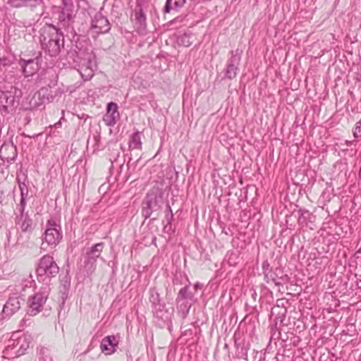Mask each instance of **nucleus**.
<instances>
[{
	"label": "nucleus",
	"mask_w": 361,
	"mask_h": 361,
	"mask_svg": "<svg viewBox=\"0 0 361 361\" xmlns=\"http://www.w3.org/2000/svg\"><path fill=\"white\" fill-rule=\"evenodd\" d=\"M75 16L73 6L72 4H66L60 15L58 27H61V29L64 28L68 32H72L73 31V25Z\"/></svg>",
	"instance_id": "6e6552de"
},
{
	"label": "nucleus",
	"mask_w": 361,
	"mask_h": 361,
	"mask_svg": "<svg viewBox=\"0 0 361 361\" xmlns=\"http://www.w3.org/2000/svg\"><path fill=\"white\" fill-rule=\"evenodd\" d=\"M166 218L169 221L173 219V213H172L171 208L169 204H166Z\"/></svg>",
	"instance_id": "473e14b6"
},
{
	"label": "nucleus",
	"mask_w": 361,
	"mask_h": 361,
	"mask_svg": "<svg viewBox=\"0 0 361 361\" xmlns=\"http://www.w3.org/2000/svg\"><path fill=\"white\" fill-rule=\"evenodd\" d=\"M242 53L243 51L239 49L231 51V57L228 60L225 72L226 78L231 80L236 77Z\"/></svg>",
	"instance_id": "0eeeda50"
},
{
	"label": "nucleus",
	"mask_w": 361,
	"mask_h": 361,
	"mask_svg": "<svg viewBox=\"0 0 361 361\" xmlns=\"http://www.w3.org/2000/svg\"><path fill=\"white\" fill-rule=\"evenodd\" d=\"M59 267L52 256L49 255L43 256L37 268V280L45 285H48L51 279L59 274Z\"/></svg>",
	"instance_id": "7ed1b4c3"
},
{
	"label": "nucleus",
	"mask_w": 361,
	"mask_h": 361,
	"mask_svg": "<svg viewBox=\"0 0 361 361\" xmlns=\"http://www.w3.org/2000/svg\"><path fill=\"white\" fill-rule=\"evenodd\" d=\"M275 284L279 286L280 283L279 282H275Z\"/></svg>",
	"instance_id": "e433bc0d"
},
{
	"label": "nucleus",
	"mask_w": 361,
	"mask_h": 361,
	"mask_svg": "<svg viewBox=\"0 0 361 361\" xmlns=\"http://www.w3.org/2000/svg\"><path fill=\"white\" fill-rule=\"evenodd\" d=\"M104 248V243H99L87 250L85 255V268L87 274H92L97 267V260Z\"/></svg>",
	"instance_id": "39448f33"
},
{
	"label": "nucleus",
	"mask_w": 361,
	"mask_h": 361,
	"mask_svg": "<svg viewBox=\"0 0 361 361\" xmlns=\"http://www.w3.org/2000/svg\"><path fill=\"white\" fill-rule=\"evenodd\" d=\"M299 217H298V221L300 222H305L307 219H308L310 216V213L307 210L304 209H299L298 210Z\"/></svg>",
	"instance_id": "cd10ccee"
},
{
	"label": "nucleus",
	"mask_w": 361,
	"mask_h": 361,
	"mask_svg": "<svg viewBox=\"0 0 361 361\" xmlns=\"http://www.w3.org/2000/svg\"><path fill=\"white\" fill-rule=\"evenodd\" d=\"M48 290L45 288L42 291L35 293L29 299L28 314L35 316L40 312L48 298Z\"/></svg>",
	"instance_id": "423d86ee"
},
{
	"label": "nucleus",
	"mask_w": 361,
	"mask_h": 361,
	"mask_svg": "<svg viewBox=\"0 0 361 361\" xmlns=\"http://www.w3.org/2000/svg\"><path fill=\"white\" fill-rule=\"evenodd\" d=\"M25 200H26V197H21V198H20V204H19L18 209L20 214L26 213L25 212V206H26Z\"/></svg>",
	"instance_id": "7c9ffc66"
},
{
	"label": "nucleus",
	"mask_w": 361,
	"mask_h": 361,
	"mask_svg": "<svg viewBox=\"0 0 361 361\" xmlns=\"http://www.w3.org/2000/svg\"><path fill=\"white\" fill-rule=\"evenodd\" d=\"M152 312L154 317L162 320L167 319L169 316L168 310L164 302L152 306Z\"/></svg>",
	"instance_id": "a211bd4d"
},
{
	"label": "nucleus",
	"mask_w": 361,
	"mask_h": 361,
	"mask_svg": "<svg viewBox=\"0 0 361 361\" xmlns=\"http://www.w3.org/2000/svg\"><path fill=\"white\" fill-rule=\"evenodd\" d=\"M144 205L147 206L153 211H157L159 209V206L157 202V197L154 195H148L144 202Z\"/></svg>",
	"instance_id": "4be33fe9"
},
{
	"label": "nucleus",
	"mask_w": 361,
	"mask_h": 361,
	"mask_svg": "<svg viewBox=\"0 0 361 361\" xmlns=\"http://www.w3.org/2000/svg\"><path fill=\"white\" fill-rule=\"evenodd\" d=\"M31 342L30 335L25 334L21 331L13 333L3 351L4 357L10 359L23 355L30 347Z\"/></svg>",
	"instance_id": "f03ea898"
},
{
	"label": "nucleus",
	"mask_w": 361,
	"mask_h": 361,
	"mask_svg": "<svg viewBox=\"0 0 361 361\" xmlns=\"http://www.w3.org/2000/svg\"><path fill=\"white\" fill-rule=\"evenodd\" d=\"M118 341L115 336L104 337L101 342L100 349L105 355H111L116 351Z\"/></svg>",
	"instance_id": "ddd939ff"
},
{
	"label": "nucleus",
	"mask_w": 361,
	"mask_h": 361,
	"mask_svg": "<svg viewBox=\"0 0 361 361\" xmlns=\"http://www.w3.org/2000/svg\"><path fill=\"white\" fill-rule=\"evenodd\" d=\"M16 155V148L13 145L1 146L0 149V157L1 159L14 160Z\"/></svg>",
	"instance_id": "f3484780"
},
{
	"label": "nucleus",
	"mask_w": 361,
	"mask_h": 361,
	"mask_svg": "<svg viewBox=\"0 0 361 361\" xmlns=\"http://www.w3.org/2000/svg\"><path fill=\"white\" fill-rule=\"evenodd\" d=\"M80 73L84 80H90L94 75V70L90 66H82L80 69Z\"/></svg>",
	"instance_id": "b1692460"
},
{
	"label": "nucleus",
	"mask_w": 361,
	"mask_h": 361,
	"mask_svg": "<svg viewBox=\"0 0 361 361\" xmlns=\"http://www.w3.org/2000/svg\"><path fill=\"white\" fill-rule=\"evenodd\" d=\"M16 224L20 226L23 233H30L33 230V221L28 212L17 215Z\"/></svg>",
	"instance_id": "4468645a"
},
{
	"label": "nucleus",
	"mask_w": 361,
	"mask_h": 361,
	"mask_svg": "<svg viewBox=\"0 0 361 361\" xmlns=\"http://www.w3.org/2000/svg\"><path fill=\"white\" fill-rule=\"evenodd\" d=\"M129 149H141L142 142H141V134L137 131L133 133L130 136L129 141Z\"/></svg>",
	"instance_id": "aec40b11"
},
{
	"label": "nucleus",
	"mask_w": 361,
	"mask_h": 361,
	"mask_svg": "<svg viewBox=\"0 0 361 361\" xmlns=\"http://www.w3.org/2000/svg\"><path fill=\"white\" fill-rule=\"evenodd\" d=\"M149 301L152 304V306L162 302L161 301L159 294L154 290H152L150 292Z\"/></svg>",
	"instance_id": "393cba45"
},
{
	"label": "nucleus",
	"mask_w": 361,
	"mask_h": 361,
	"mask_svg": "<svg viewBox=\"0 0 361 361\" xmlns=\"http://www.w3.org/2000/svg\"><path fill=\"white\" fill-rule=\"evenodd\" d=\"M190 308V305H189V307H188V310H187V312H189Z\"/></svg>",
	"instance_id": "c9c22d12"
},
{
	"label": "nucleus",
	"mask_w": 361,
	"mask_h": 361,
	"mask_svg": "<svg viewBox=\"0 0 361 361\" xmlns=\"http://www.w3.org/2000/svg\"><path fill=\"white\" fill-rule=\"evenodd\" d=\"M142 212V215L145 217V219H147L151 216L153 210H152L147 206L143 204Z\"/></svg>",
	"instance_id": "2f4dec72"
},
{
	"label": "nucleus",
	"mask_w": 361,
	"mask_h": 361,
	"mask_svg": "<svg viewBox=\"0 0 361 361\" xmlns=\"http://www.w3.org/2000/svg\"><path fill=\"white\" fill-rule=\"evenodd\" d=\"M22 301L23 300L19 296L10 297L4 306L3 313L7 316H11L20 308Z\"/></svg>",
	"instance_id": "f8f14e48"
},
{
	"label": "nucleus",
	"mask_w": 361,
	"mask_h": 361,
	"mask_svg": "<svg viewBox=\"0 0 361 361\" xmlns=\"http://www.w3.org/2000/svg\"><path fill=\"white\" fill-rule=\"evenodd\" d=\"M20 64L25 77L32 75L38 69L37 62L34 59H21Z\"/></svg>",
	"instance_id": "2eb2a0df"
},
{
	"label": "nucleus",
	"mask_w": 361,
	"mask_h": 361,
	"mask_svg": "<svg viewBox=\"0 0 361 361\" xmlns=\"http://www.w3.org/2000/svg\"><path fill=\"white\" fill-rule=\"evenodd\" d=\"M269 267V264L267 261H265L262 263V269L264 271L268 269Z\"/></svg>",
	"instance_id": "72a5a7b5"
},
{
	"label": "nucleus",
	"mask_w": 361,
	"mask_h": 361,
	"mask_svg": "<svg viewBox=\"0 0 361 361\" xmlns=\"http://www.w3.org/2000/svg\"><path fill=\"white\" fill-rule=\"evenodd\" d=\"M190 39V37L188 35L185 34L178 37V42L179 44L185 47H189L192 44Z\"/></svg>",
	"instance_id": "a878e982"
},
{
	"label": "nucleus",
	"mask_w": 361,
	"mask_h": 361,
	"mask_svg": "<svg viewBox=\"0 0 361 361\" xmlns=\"http://www.w3.org/2000/svg\"><path fill=\"white\" fill-rule=\"evenodd\" d=\"M8 3L13 8H19L22 7L29 8L34 10L42 3L41 0H8Z\"/></svg>",
	"instance_id": "dca6fc26"
},
{
	"label": "nucleus",
	"mask_w": 361,
	"mask_h": 361,
	"mask_svg": "<svg viewBox=\"0 0 361 361\" xmlns=\"http://www.w3.org/2000/svg\"><path fill=\"white\" fill-rule=\"evenodd\" d=\"M41 47L50 56H56L64 45V35L61 27L46 24L39 31Z\"/></svg>",
	"instance_id": "f257e3e1"
},
{
	"label": "nucleus",
	"mask_w": 361,
	"mask_h": 361,
	"mask_svg": "<svg viewBox=\"0 0 361 361\" xmlns=\"http://www.w3.org/2000/svg\"><path fill=\"white\" fill-rule=\"evenodd\" d=\"M188 289L189 287L185 286L180 290L176 299L178 302H180L181 300H192L193 295L190 292H189Z\"/></svg>",
	"instance_id": "5701e85b"
},
{
	"label": "nucleus",
	"mask_w": 361,
	"mask_h": 361,
	"mask_svg": "<svg viewBox=\"0 0 361 361\" xmlns=\"http://www.w3.org/2000/svg\"><path fill=\"white\" fill-rule=\"evenodd\" d=\"M19 188L20 190V196L27 197V196L28 195V188H27L26 184L24 183H20Z\"/></svg>",
	"instance_id": "c85d7f7f"
},
{
	"label": "nucleus",
	"mask_w": 361,
	"mask_h": 361,
	"mask_svg": "<svg viewBox=\"0 0 361 361\" xmlns=\"http://www.w3.org/2000/svg\"><path fill=\"white\" fill-rule=\"evenodd\" d=\"M347 144L349 145L351 144V142H349V141H346Z\"/></svg>",
	"instance_id": "f704fd0d"
},
{
	"label": "nucleus",
	"mask_w": 361,
	"mask_h": 361,
	"mask_svg": "<svg viewBox=\"0 0 361 361\" xmlns=\"http://www.w3.org/2000/svg\"><path fill=\"white\" fill-rule=\"evenodd\" d=\"M119 118L118 106L114 102H110L107 104L106 113L104 116V121L109 126H112L117 122Z\"/></svg>",
	"instance_id": "9b49d317"
},
{
	"label": "nucleus",
	"mask_w": 361,
	"mask_h": 361,
	"mask_svg": "<svg viewBox=\"0 0 361 361\" xmlns=\"http://www.w3.org/2000/svg\"><path fill=\"white\" fill-rule=\"evenodd\" d=\"M146 16L142 8H140L138 11H135V26L138 30H143L146 27Z\"/></svg>",
	"instance_id": "6ab92c4d"
},
{
	"label": "nucleus",
	"mask_w": 361,
	"mask_h": 361,
	"mask_svg": "<svg viewBox=\"0 0 361 361\" xmlns=\"http://www.w3.org/2000/svg\"><path fill=\"white\" fill-rule=\"evenodd\" d=\"M20 96V91L15 87H12L10 91H0V106L6 110L8 106L14 105L16 98Z\"/></svg>",
	"instance_id": "9d476101"
},
{
	"label": "nucleus",
	"mask_w": 361,
	"mask_h": 361,
	"mask_svg": "<svg viewBox=\"0 0 361 361\" xmlns=\"http://www.w3.org/2000/svg\"><path fill=\"white\" fill-rule=\"evenodd\" d=\"M353 135L355 137H361V118L360 120L355 124Z\"/></svg>",
	"instance_id": "c756f323"
},
{
	"label": "nucleus",
	"mask_w": 361,
	"mask_h": 361,
	"mask_svg": "<svg viewBox=\"0 0 361 361\" xmlns=\"http://www.w3.org/2000/svg\"><path fill=\"white\" fill-rule=\"evenodd\" d=\"M111 29L108 19L101 13H97L91 22V30L97 35L108 32Z\"/></svg>",
	"instance_id": "1a4fd4ad"
},
{
	"label": "nucleus",
	"mask_w": 361,
	"mask_h": 361,
	"mask_svg": "<svg viewBox=\"0 0 361 361\" xmlns=\"http://www.w3.org/2000/svg\"><path fill=\"white\" fill-rule=\"evenodd\" d=\"M44 235L45 242L53 247L60 243L63 236L60 225L52 219L47 221Z\"/></svg>",
	"instance_id": "20e7f679"
},
{
	"label": "nucleus",
	"mask_w": 361,
	"mask_h": 361,
	"mask_svg": "<svg viewBox=\"0 0 361 361\" xmlns=\"http://www.w3.org/2000/svg\"><path fill=\"white\" fill-rule=\"evenodd\" d=\"M12 64V60L8 57H0V72L3 71V69L7 66H9Z\"/></svg>",
	"instance_id": "bb28decb"
},
{
	"label": "nucleus",
	"mask_w": 361,
	"mask_h": 361,
	"mask_svg": "<svg viewBox=\"0 0 361 361\" xmlns=\"http://www.w3.org/2000/svg\"><path fill=\"white\" fill-rule=\"evenodd\" d=\"M185 0H166L164 8V13H169L171 9H179L185 4Z\"/></svg>",
	"instance_id": "412c9836"
}]
</instances>
